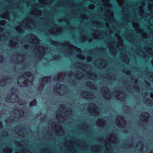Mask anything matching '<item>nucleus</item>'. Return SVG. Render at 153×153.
<instances>
[{"instance_id":"f257e3e1","label":"nucleus","mask_w":153,"mask_h":153,"mask_svg":"<svg viewBox=\"0 0 153 153\" xmlns=\"http://www.w3.org/2000/svg\"><path fill=\"white\" fill-rule=\"evenodd\" d=\"M30 106H32L33 105L31 104V103L30 104Z\"/></svg>"}]
</instances>
